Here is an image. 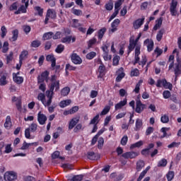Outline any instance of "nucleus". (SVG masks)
<instances>
[{
  "label": "nucleus",
  "mask_w": 181,
  "mask_h": 181,
  "mask_svg": "<svg viewBox=\"0 0 181 181\" xmlns=\"http://www.w3.org/2000/svg\"><path fill=\"white\" fill-rule=\"evenodd\" d=\"M111 110V107L110 106H105L103 110H102L100 115H107V112H110V110Z\"/></svg>",
  "instance_id": "nucleus-61"
},
{
  "label": "nucleus",
  "mask_w": 181,
  "mask_h": 181,
  "mask_svg": "<svg viewBox=\"0 0 181 181\" xmlns=\"http://www.w3.org/2000/svg\"><path fill=\"white\" fill-rule=\"evenodd\" d=\"M70 93V88L69 86H66L61 90V95L62 97H67Z\"/></svg>",
  "instance_id": "nucleus-32"
},
{
  "label": "nucleus",
  "mask_w": 181,
  "mask_h": 181,
  "mask_svg": "<svg viewBox=\"0 0 181 181\" xmlns=\"http://www.w3.org/2000/svg\"><path fill=\"white\" fill-rule=\"evenodd\" d=\"M160 122L163 124H168L169 122V116L168 115H163L160 117Z\"/></svg>",
  "instance_id": "nucleus-48"
},
{
  "label": "nucleus",
  "mask_w": 181,
  "mask_h": 181,
  "mask_svg": "<svg viewBox=\"0 0 181 181\" xmlns=\"http://www.w3.org/2000/svg\"><path fill=\"white\" fill-rule=\"evenodd\" d=\"M97 43V38L93 37L88 42V49H91Z\"/></svg>",
  "instance_id": "nucleus-40"
},
{
  "label": "nucleus",
  "mask_w": 181,
  "mask_h": 181,
  "mask_svg": "<svg viewBox=\"0 0 181 181\" xmlns=\"http://www.w3.org/2000/svg\"><path fill=\"white\" fill-rule=\"evenodd\" d=\"M34 10L37 13L38 16H43V8L39 6L34 7Z\"/></svg>",
  "instance_id": "nucleus-41"
},
{
  "label": "nucleus",
  "mask_w": 181,
  "mask_h": 181,
  "mask_svg": "<svg viewBox=\"0 0 181 181\" xmlns=\"http://www.w3.org/2000/svg\"><path fill=\"white\" fill-rule=\"evenodd\" d=\"M42 45V42L39 40H35L31 42V47L37 48Z\"/></svg>",
  "instance_id": "nucleus-45"
},
{
  "label": "nucleus",
  "mask_w": 181,
  "mask_h": 181,
  "mask_svg": "<svg viewBox=\"0 0 181 181\" xmlns=\"http://www.w3.org/2000/svg\"><path fill=\"white\" fill-rule=\"evenodd\" d=\"M166 177L168 181H172L175 178V172L174 171H168L166 174Z\"/></svg>",
  "instance_id": "nucleus-42"
},
{
  "label": "nucleus",
  "mask_w": 181,
  "mask_h": 181,
  "mask_svg": "<svg viewBox=\"0 0 181 181\" xmlns=\"http://www.w3.org/2000/svg\"><path fill=\"white\" fill-rule=\"evenodd\" d=\"M32 145H33V143H26V141H24L21 149V151H25L26 149H29V146H32Z\"/></svg>",
  "instance_id": "nucleus-50"
},
{
  "label": "nucleus",
  "mask_w": 181,
  "mask_h": 181,
  "mask_svg": "<svg viewBox=\"0 0 181 181\" xmlns=\"http://www.w3.org/2000/svg\"><path fill=\"white\" fill-rule=\"evenodd\" d=\"M16 107L20 112H22V100H18L17 103H16Z\"/></svg>",
  "instance_id": "nucleus-58"
},
{
  "label": "nucleus",
  "mask_w": 181,
  "mask_h": 181,
  "mask_svg": "<svg viewBox=\"0 0 181 181\" xmlns=\"http://www.w3.org/2000/svg\"><path fill=\"white\" fill-rule=\"evenodd\" d=\"M46 60L47 62H51V67L52 69H54L56 67V57H54V55L53 54H48L46 56Z\"/></svg>",
  "instance_id": "nucleus-18"
},
{
  "label": "nucleus",
  "mask_w": 181,
  "mask_h": 181,
  "mask_svg": "<svg viewBox=\"0 0 181 181\" xmlns=\"http://www.w3.org/2000/svg\"><path fill=\"white\" fill-rule=\"evenodd\" d=\"M163 33H165V30L163 29H161L158 32L156 35V40L158 42H160V40H162V37H163Z\"/></svg>",
  "instance_id": "nucleus-39"
},
{
  "label": "nucleus",
  "mask_w": 181,
  "mask_h": 181,
  "mask_svg": "<svg viewBox=\"0 0 181 181\" xmlns=\"http://www.w3.org/2000/svg\"><path fill=\"white\" fill-rule=\"evenodd\" d=\"M180 142L173 141L168 146V148H169V149H172V148H179V146H180Z\"/></svg>",
  "instance_id": "nucleus-55"
},
{
  "label": "nucleus",
  "mask_w": 181,
  "mask_h": 181,
  "mask_svg": "<svg viewBox=\"0 0 181 181\" xmlns=\"http://www.w3.org/2000/svg\"><path fill=\"white\" fill-rule=\"evenodd\" d=\"M50 74V72L49 71H45L41 73L40 75H38L37 80V83H49V76Z\"/></svg>",
  "instance_id": "nucleus-2"
},
{
  "label": "nucleus",
  "mask_w": 181,
  "mask_h": 181,
  "mask_svg": "<svg viewBox=\"0 0 181 181\" xmlns=\"http://www.w3.org/2000/svg\"><path fill=\"white\" fill-rule=\"evenodd\" d=\"M49 88L51 91H59L60 90V81H54V82H51V84L49 85Z\"/></svg>",
  "instance_id": "nucleus-16"
},
{
  "label": "nucleus",
  "mask_w": 181,
  "mask_h": 181,
  "mask_svg": "<svg viewBox=\"0 0 181 181\" xmlns=\"http://www.w3.org/2000/svg\"><path fill=\"white\" fill-rule=\"evenodd\" d=\"M8 84V81H6V75H2L0 78V86H6Z\"/></svg>",
  "instance_id": "nucleus-51"
},
{
  "label": "nucleus",
  "mask_w": 181,
  "mask_h": 181,
  "mask_svg": "<svg viewBox=\"0 0 181 181\" xmlns=\"http://www.w3.org/2000/svg\"><path fill=\"white\" fill-rule=\"evenodd\" d=\"M71 104V100L70 99L62 100L59 103V107L60 108H66V107L70 105Z\"/></svg>",
  "instance_id": "nucleus-28"
},
{
  "label": "nucleus",
  "mask_w": 181,
  "mask_h": 181,
  "mask_svg": "<svg viewBox=\"0 0 181 181\" xmlns=\"http://www.w3.org/2000/svg\"><path fill=\"white\" fill-rule=\"evenodd\" d=\"M139 156V153L136 151H127L122 154V158L124 159H135L136 156Z\"/></svg>",
  "instance_id": "nucleus-4"
},
{
  "label": "nucleus",
  "mask_w": 181,
  "mask_h": 181,
  "mask_svg": "<svg viewBox=\"0 0 181 181\" xmlns=\"http://www.w3.org/2000/svg\"><path fill=\"white\" fill-rule=\"evenodd\" d=\"M28 56H29V51L26 49L23 50L21 54L19 55V63L21 64H23V60H26Z\"/></svg>",
  "instance_id": "nucleus-13"
},
{
  "label": "nucleus",
  "mask_w": 181,
  "mask_h": 181,
  "mask_svg": "<svg viewBox=\"0 0 181 181\" xmlns=\"http://www.w3.org/2000/svg\"><path fill=\"white\" fill-rule=\"evenodd\" d=\"M145 109H146V105L142 103V101H141L139 96H138L136 100L135 112H136L137 114H141V112H144V110Z\"/></svg>",
  "instance_id": "nucleus-1"
},
{
  "label": "nucleus",
  "mask_w": 181,
  "mask_h": 181,
  "mask_svg": "<svg viewBox=\"0 0 181 181\" xmlns=\"http://www.w3.org/2000/svg\"><path fill=\"white\" fill-rule=\"evenodd\" d=\"M144 145V141L140 140L133 144H131L130 149H134L135 148H141Z\"/></svg>",
  "instance_id": "nucleus-36"
},
{
  "label": "nucleus",
  "mask_w": 181,
  "mask_h": 181,
  "mask_svg": "<svg viewBox=\"0 0 181 181\" xmlns=\"http://www.w3.org/2000/svg\"><path fill=\"white\" fill-rule=\"evenodd\" d=\"M98 71L99 73L98 78H103V77H104V76H105V74H107L105 65H104L103 62H100V65L98 67Z\"/></svg>",
  "instance_id": "nucleus-6"
},
{
  "label": "nucleus",
  "mask_w": 181,
  "mask_h": 181,
  "mask_svg": "<svg viewBox=\"0 0 181 181\" xmlns=\"http://www.w3.org/2000/svg\"><path fill=\"white\" fill-rule=\"evenodd\" d=\"M144 168H145V162L142 160L137 161L136 167L137 172H141Z\"/></svg>",
  "instance_id": "nucleus-25"
},
{
  "label": "nucleus",
  "mask_w": 181,
  "mask_h": 181,
  "mask_svg": "<svg viewBox=\"0 0 181 181\" xmlns=\"http://www.w3.org/2000/svg\"><path fill=\"white\" fill-rule=\"evenodd\" d=\"M18 179V174L15 171H7L4 174V180L13 181Z\"/></svg>",
  "instance_id": "nucleus-3"
},
{
  "label": "nucleus",
  "mask_w": 181,
  "mask_h": 181,
  "mask_svg": "<svg viewBox=\"0 0 181 181\" xmlns=\"http://www.w3.org/2000/svg\"><path fill=\"white\" fill-rule=\"evenodd\" d=\"M30 132L35 133L37 131V124L35 123H32L29 127H28Z\"/></svg>",
  "instance_id": "nucleus-47"
},
{
  "label": "nucleus",
  "mask_w": 181,
  "mask_h": 181,
  "mask_svg": "<svg viewBox=\"0 0 181 181\" xmlns=\"http://www.w3.org/2000/svg\"><path fill=\"white\" fill-rule=\"evenodd\" d=\"M53 32L45 33L42 35V40H50L53 37Z\"/></svg>",
  "instance_id": "nucleus-31"
},
{
  "label": "nucleus",
  "mask_w": 181,
  "mask_h": 181,
  "mask_svg": "<svg viewBox=\"0 0 181 181\" xmlns=\"http://www.w3.org/2000/svg\"><path fill=\"white\" fill-rule=\"evenodd\" d=\"M12 144H7L5 147V151H4V153H11V152H12L13 149L12 148Z\"/></svg>",
  "instance_id": "nucleus-63"
},
{
  "label": "nucleus",
  "mask_w": 181,
  "mask_h": 181,
  "mask_svg": "<svg viewBox=\"0 0 181 181\" xmlns=\"http://www.w3.org/2000/svg\"><path fill=\"white\" fill-rule=\"evenodd\" d=\"M168 62L170 63L168 66V70H172V69H173V66H175V55H170Z\"/></svg>",
  "instance_id": "nucleus-30"
},
{
  "label": "nucleus",
  "mask_w": 181,
  "mask_h": 181,
  "mask_svg": "<svg viewBox=\"0 0 181 181\" xmlns=\"http://www.w3.org/2000/svg\"><path fill=\"white\" fill-rule=\"evenodd\" d=\"M120 144L122 145V146H125V145L128 144V136H124L120 141Z\"/></svg>",
  "instance_id": "nucleus-60"
},
{
  "label": "nucleus",
  "mask_w": 181,
  "mask_h": 181,
  "mask_svg": "<svg viewBox=\"0 0 181 181\" xmlns=\"http://www.w3.org/2000/svg\"><path fill=\"white\" fill-rule=\"evenodd\" d=\"M12 127V120L11 119V116H7L6 118V122L4 123V128H6V129H11V128Z\"/></svg>",
  "instance_id": "nucleus-21"
},
{
  "label": "nucleus",
  "mask_w": 181,
  "mask_h": 181,
  "mask_svg": "<svg viewBox=\"0 0 181 181\" xmlns=\"http://www.w3.org/2000/svg\"><path fill=\"white\" fill-rule=\"evenodd\" d=\"M62 43H66L67 45H70L71 43V35H66L61 39Z\"/></svg>",
  "instance_id": "nucleus-34"
},
{
  "label": "nucleus",
  "mask_w": 181,
  "mask_h": 181,
  "mask_svg": "<svg viewBox=\"0 0 181 181\" xmlns=\"http://www.w3.org/2000/svg\"><path fill=\"white\" fill-rule=\"evenodd\" d=\"M37 100L41 101V103L45 105V101L46 100V95L45 93H40L37 95Z\"/></svg>",
  "instance_id": "nucleus-46"
},
{
  "label": "nucleus",
  "mask_w": 181,
  "mask_h": 181,
  "mask_svg": "<svg viewBox=\"0 0 181 181\" xmlns=\"http://www.w3.org/2000/svg\"><path fill=\"white\" fill-rule=\"evenodd\" d=\"M176 8H177V2L175 0H172L170 6V12L172 16H179V13H177V10Z\"/></svg>",
  "instance_id": "nucleus-5"
},
{
  "label": "nucleus",
  "mask_w": 181,
  "mask_h": 181,
  "mask_svg": "<svg viewBox=\"0 0 181 181\" xmlns=\"http://www.w3.org/2000/svg\"><path fill=\"white\" fill-rule=\"evenodd\" d=\"M55 52L58 54L63 53L64 52V45L63 44L58 45L55 49Z\"/></svg>",
  "instance_id": "nucleus-35"
},
{
  "label": "nucleus",
  "mask_w": 181,
  "mask_h": 181,
  "mask_svg": "<svg viewBox=\"0 0 181 181\" xmlns=\"http://www.w3.org/2000/svg\"><path fill=\"white\" fill-rule=\"evenodd\" d=\"M80 122V117H73L69 123V129L71 130Z\"/></svg>",
  "instance_id": "nucleus-10"
},
{
  "label": "nucleus",
  "mask_w": 181,
  "mask_h": 181,
  "mask_svg": "<svg viewBox=\"0 0 181 181\" xmlns=\"http://www.w3.org/2000/svg\"><path fill=\"white\" fill-rule=\"evenodd\" d=\"M1 52L2 53H7L8 50H9V42H8L7 41L4 42L3 47Z\"/></svg>",
  "instance_id": "nucleus-44"
},
{
  "label": "nucleus",
  "mask_w": 181,
  "mask_h": 181,
  "mask_svg": "<svg viewBox=\"0 0 181 181\" xmlns=\"http://www.w3.org/2000/svg\"><path fill=\"white\" fill-rule=\"evenodd\" d=\"M105 32H107V28L105 27H103L98 31V39L99 40H103V37H104Z\"/></svg>",
  "instance_id": "nucleus-22"
},
{
  "label": "nucleus",
  "mask_w": 181,
  "mask_h": 181,
  "mask_svg": "<svg viewBox=\"0 0 181 181\" xmlns=\"http://www.w3.org/2000/svg\"><path fill=\"white\" fill-rule=\"evenodd\" d=\"M103 146H104V138L100 137L98 141V148L99 149H103Z\"/></svg>",
  "instance_id": "nucleus-56"
},
{
  "label": "nucleus",
  "mask_w": 181,
  "mask_h": 181,
  "mask_svg": "<svg viewBox=\"0 0 181 181\" xmlns=\"http://www.w3.org/2000/svg\"><path fill=\"white\" fill-rule=\"evenodd\" d=\"M46 15H47V16H49L51 19H56V18H57V15L56 13V11H53L51 8H49L47 11Z\"/></svg>",
  "instance_id": "nucleus-27"
},
{
  "label": "nucleus",
  "mask_w": 181,
  "mask_h": 181,
  "mask_svg": "<svg viewBox=\"0 0 181 181\" xmlns=\"http://www.w3.org/2000/svg\"><path fill=\"white\" fill-rule=\"evenodd\" d=\"M46 121H47V117H46V115L42 113V112H39L37 114V122L40 125H45V124H46Z\"/></svg>",
  "instance_id": "nucleus-9"
},
{
  "label": "nucleus",
  "mask_w": 181,
  "mask_h": 181,
  "mask_svg": "<svg viewBox=\"0 0 181 181\" xmlns=\"http://www.w3.org/2000/svg\"><path fill=\"white\" fill-rule=\"evenodd\" d=\"M144 45H147V52H152V50H153V46H154L153 40L146 39L144 40Z\"/></svg>",
  "instance_id": "nucleus-14"
},
{
  "label": "nucleus",
  "mask_w": 181,
  "mask_h": 181,
  "mask_svg": "<svg viewBox=\"0 0 181 181\" xmlns=\"http://www.w3.org/2000/svg\"><path fill=\"white\" fill-rule=\"evenodd\" d=\"M175 68L174 69L175 76V77H179V75L181 74V71H180L181 65L175 63Z\"/></svg>",
  "instance_id": "nucleus-33"
},
{
  "label": "nucleus",
  "mask_w": 181,
  "mask_h": 181,
  "mask_svg": "<svg viewBox=\"0 0 181 181\" xmlns=\"http://www.w3.org/2000/svg\"><path fill=\"white\" fill-rule=\"evenodd\" d=\"M138 44L134 41V39L129 40V44L127 48V55L129 56L131 52H133L134 49L137 47Z\"/></svg>",
  "instance_id": "nucleus-11"
},
{
  "label": "nucleus",
  "mask_w": 181,
  "mask_h": 181,
  "mask_svg": "<svg viewBox=\"0 0 181 181\" xmlns=\"http://www.w3.org/2000/svg\"><path fill=\"white\" fill-rule=\"evenodd\" d=\"M81 26V24H80V23H78V19L72 20V24H71L72 28H80Z\"/></svg>",
  "instance_id": "nucleus-52"
},
{
  "label": "nucleus",
  "mask_w": 181,
  "mask_h": 181,
  "mask_svg": "<svg viewBox=\"0 0 181 181\" xmlns=\"http://www.w3.org/2000/svg\"><path fill=\"white\" fill-rule=\"evenodd\" d=\"M71 60L74 64H81L83 59L77 54V53H72L71 55Z\"/></svg>",
  "instance_id": "nucleus-7"
},
{
  "label": "nucleus",
  "mask_w": 181,
  "mask_h": 181,
  "mask_svg": "<svg viewBox=\"0 0 181 181\" xmlns=\"http://www.w3.org/2000/svg\"><path fill=\"white\" fill-rule=\"evenodd\" d=\"M76 69H77V67L73 66L70 64H66L65 66L66 73H68L67 70H69V71H75Z\"/></svg>",
  "instance_id": "nucleus-49"
},
{
  "label": "nucleus",
  "mask_w": 181,
  "mask_h": 181,
  "mask_svg": "<svg viewBox=\"0 0 181 181\" xmlns=\"http://www.w3.org/2000/svg\"><path fill=\"white\" fill-rule=\"evenodd\" d=\"M128 100L125 98L123 100H121L119 103H117L115 106V111H118V110H121L122 107H125V105L127 104Z\"/></svg>",
  "instance_id": "nucleus-19"
},
{
  "label": "nucleus",
  "mask_w": 181,
  "mask_h": 181,
  "mask_svg": "<svg viewBox=\"0 0 181 181\" xmlns=\"http://www.w3.org/2000/svg\"><path fill=\"white\" fill-rule=\"evenodd\" d=\"M143 125H144V123L142 122V119H136L134 131H140Z\"/></svg>",
  "instance_id": "nucleus-26"
},
{
  "label": "nucleus",
  "mask_w": 181,
  "mask_h": 181,
  "mask_svg": "<svg viewBox=\"0 0 181 181\" xmlns=\"http://www.w3.org/2000/svg\"><path fill=\"white\" fill-rule=\"evenodd\" d=\"M166 83H167V81L166 79H158L157 81V83H156V87H158V88H160L162 87V86H163L164 87H166Z\"/></svg>",
  "instance_id": "nucleus-38"
},
{
  "label": "nucleus",
  "mask_w": 181,
  "mask_h": 181,
  "mask_svg": "<svg viewBox=\"0 0 181 181\" xmlns=\"http://www.w3.org/2000/svg\"><path fill=\"white\" fill-rule=\"evenodd\" d=\"M166 165H168V160L163 158L158 161L157 166L158 168H165Z\"/></svg>",
  "instance_id": "nucleus-37"
},
{
  "label": "nucleus",
  "mask_w": 181,
  "mask_h": 181,
  "mask_svg": "<svg viewBox=\"0 0 181 181\" xmlns=\"http://www.w3.org/2000/svg\"><path fill=\"white\" fill-rule=\"evenodd\" d=\"M87 158L90 160H98L100 159V154L95 153L94 151H89L88 152Z\"/></svg>",
  "instance_id": "nucleus-15"
},
{
  "label": "nucleus",
  "mask_w": 181,
  "mask_h": 181,
  "mask_svg": "<svg viewBox=\"0 0 181 181\" xmlns=\"http://www.w3.org/2000/svg\"><path fill=\"white\" fill-rule=\"evenodd\" d=\"M116 74H117V76L116 77V81L117 83H120V81H122V78L125 77V72H124V68L120 67L117 71Z\"/></svg>",
  "instance_id": "nucleus-8"
},
{
  "label": "nucleus",
  "mask_w": 181,
  "mask_h": 181,
  "mask_svg": "<svg viewBox=\"0 0 181 181\" xmlns=\"http://www.w3.org/2000/svg\"><path fill=\"white\" fill-rule=\"evenodd\" d=\"M139 76V69H134L131 71V77H138Z\"/></svg>",
  "instance_id": "nucleus-62"
},
{
  "label": "nucleus",
  "mask_w": 181,
  "mask_h": 181,
  "mask_svg": "<svg viewBox=\"0 0 181 181\" xmlns=\"http://www.w3.org/2000/svg\"><path fill=\"white\" fill-rule=\"evenodd\" d=\"M13 80L16 84H22L23 83V77L16 76V74H13Z\"/></svg>",
  "instance_id": "nucleus-24"
},
{
  "label": "nucleus",
  "mask_w": 181,
  "mask_h": 181,
  "mask_svg": "<svg viewBox=\"0 0 181 181\" xmlns=\"http://www.w3.org/2000/svg\"><path fill=\"white\" fill-rule=\"evenodd\" d=\"M27 9L26 7L24 5H21L18 11H15L14 13L15 15H19L21 13H26L27 12Z\"/></svg>",
  "instance_id": "nucleus-29"
},
{
  "label": "nucleus",
  "mask_w": 181,
  "mask_h": 181,
  "mask_svg": "<svg viewBox=\"0 0 181 181\" xmlns=\"http://www.w3.org/2000/svg\"><path fill=\"white\" fill-rule=\"evenodd\" d=\"M119 23H121V21H119V19L118 18H116L112 21V23H111L112 29L110 30V32H112V33H114L115 32H117V30H118L117 28Z\"/></svg>",
  "instance_id": "nucleus-12"
},
{
  "label": "nucleus",
  "mask_w": 181,
  "mask_h": 181,
  "mask_svg": "<svg viewBox=\"0 0 181 181\" xmlns=\"http://www.w3.org/2000/svg\"><path fill=\"white\" fill-rule=\"evenodd\" d=\"M95 56H97V53L92 51L86 54V58L87 59V60H93V59H94Z\"/></svg>",
  "instance_id": "nucleus-43"
},
{
  "label": "nucleus",
  "mask_w": 181,
  "mask_h": 181,
  "mask_svg": "<svg viewBox=\"0 0 181 181\" xmlns=\"http://www.w3.org/2000/svg\"><path fill=\"white\" fill-rule=\"evenodd\" d=\"M83 177L84 176L83 175H74L72 178L71 179V181H81L83 180Z\"/></svg>",
  "instance_id": "nucleus-54"
},
{
  "label": "nucleus",
  "mask_w": 181,
  "mask_h": 181,
  "mask_svg": "<svg viewBox=\"0 0 181 181\" xmlns=\"http://www.w3.org/2000/svg\"><path fill=\"white\" fill-rule=\"evenodd\" d=\"M1 37L2 39H4V37L6 36V33H8V30L6 29V27H5V25H3L1 28Z\"/></svg>",
  "instance_id": "nucleus-59"
},
{
  "label": "nucleus",
  "mask_w": 181,
  "mask_h": 181,
  "mask_svg": "<svg viewBox=\"0 0 181 181\" xmlns=\"http://www.w3.org/2000/svg\"><path fill=\"white\" fill-rule=\"evenodd\" d=\"M23 30L25 35H29V33H30V30H32V28H30V25H23Z\"/></svg>",
  "instance_id": "nucleus-53"
},
{
  "label": "nucleus",
  "mask_w": 181,
  "mask_h": 181,
  "mask_svg": "<svg viewBox=\"0 0 181 181\" xmlns=\"http://www.w3.org/2000/svg\"><path fill=\"white\" fill-rule=\"evenodd\" d=\"M162 22H163V18L162 17H160L156 21V24L153 26V30H158L160 26H162Z\"/></svg>",
  "instance_id": "nucleus-23"
},
{
  "label": "nucleus",
  "mask_w": 181,
  "mask_h": 181,
  "mask_svg": "<svg viewBox=\"0 0 181 181\" xmlns=\"http://www.w3.org/2000/svg\"><path fill=\"white\" fill-rule=\"evenodd\" d=\"M23 180L24 181H36V179L35 178V177H32L30 175H27L23 177Z\"/></svg>",
  "instance_id": "nucleus-64"
},
{
  "label": "nucleus",
  "mask_w": 181,
  "mask_h": 181,
  "mask_svg": "<svg viewBox=\"0 0 181 181\" xmlns=\"http://www.w3.org/2000/svg\"><path fill=\"white\" fill-rule=\"evenodd\" d=\"M144 22H145V17H143L141 18H138L133 23V25L134 29H139L141 28V25H144Z\"/></svg>",
  "instance_id": "nucleus-17"
},
{
  "label": "nucleus",
  "mask_w": 181,
  "mask_h": 181,
  "mask_svg": "<svg viewBox=\"0 0 181 181\" xmlns=\"http://www.w3.org/2000/svg\"><path fill=\"white\" fill-rule=\"evenodd\" d=\"M12 37L10 38L11 42H16L19 37V30L15 29L12 31Z\"/></svg>",
  "instance_id": "nucleus-20"
},
{
  "label": "nucleus",
  "mask_w": 181,
  "mask_h": 181,
  "mask_svg": "<svg viewBox=\"0 0 181 181\" xmlns=\"http://www.w3.org/2000/svg\"><path fill=\"white\" fill-rule=\"evenodd\" d=\"M103 57L105 62H108V60H111V59H112V56L111 54H108V52H103Z\"/></svg>",
  "instance_id": "nucleus-57"
}]
</instances>
